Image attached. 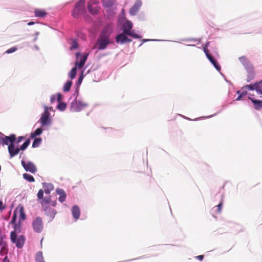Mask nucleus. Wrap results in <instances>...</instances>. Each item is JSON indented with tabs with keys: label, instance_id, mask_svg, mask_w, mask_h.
<instances>
[{
	"label": "nucleus",
	"instance_id": "obj_38",
	"mask_svg": "<svg viewBox=\"0 0 262 262\" xmlns=\"http://www.w3.org/2000/svg\"><path fill=\"white\" fill-rule=\"evenodd\" d=\"M17 214H13V216L11 220V223L14 225V228L16 230L17 226H18L16 223Z\"/></svg>",
	"mask_w": 262,
	"mask_h": 262
},
{
	"label": "nucleus",
	"instance_id": "obj_18",
	"mask_svg": "<svg viewBox=\"0 0 262 262\" xmlns=\"http://www.w3.org/2000/svg\"><path fill=\"white\" fill-rule=\"evenodd\" d=\"M248 99L252 101L255 109L258 110L262 108V100H256L250 96H248Z\"/></svg>",
	"mask_w": 262,
	"mask_h": 262
},
{
	"label": "nucleus",
	"instance_id": "obj_13",
	"mask_svg": "<svg viewBox=\"0 0 262 262\" xmlns=\"http://www.w3.org/2000/svg\"><path fill=\"white\" fill-rule=\"evenodd\" d=\"M4 140L3 142V145H9V144H12L14 143L15 140H16V137L14 134H11L9 136H6L4 135V137H3Z\"/></svg>",
	"mask_w": 262,
	"mask_h": 262
},
{
	"label": "nucleus",
	"instance_id": "obj_55",
	"mask_svg": "<svg viewBox=\"0 0 262 262\" xmlns=\"http://www.w3.org/2000/svg\"><path fill=\"white\" fill-rule=\"evenodd\" d=\"M73 217L75 219V220H77L79 218L80 214H73Z\"/></svg>",
	"mask_w": 262,
	"mask_h": 262
},
{
	"label": "nucleus",
	"instance_id": "obj_6",
	"mask_svg": "<svg viewBox=\"0 0 262 262\" xmlns=\"http://www.w3.org/2000/svg\"><path fill=\"white\" fill-rule=\"evenodd\" d=\"M10 239L13 243L15 244L16 246L18 248H22L25 244V238L24 236L19 235L17 237L15 231L11 232Z\"/></svg>",
	"mask_w": 262,
	"mask_h": 262
},
{
	"label": "nucleus",
	"instance_id": "obj_31",
	"mask_svg": "<svg viewBox=\"0 0 262 262\" xmlns=\"http://www.w3.org/2000/svg\"><path fill=\"white\" fill-rule=\"evenodd\" d=\"M77 72L76 67L73 68L69 73V76L71 79H73L75 77Z\"/></svg>",
	"mask_w": 262,
	"mask_h": 262
},
{
	"label": "nucleus",
	"instance_id": "obj_1",
	"mask_svg": "<svg viewBox=\"0 0 262 262\" xmlns=\"http://www.w3.org/2000/svg\"><path fill=\"white\" fill-rule=\"evenodd\" d=\"M115 29L114 24L112 23H107L101 31L96 43L97 48L99 50H103L107 46L114 43L111 39V36Z\"/></svg>",
	"mask_w": 262,
	"mask_h": 262
},
{
	"label": "nucleus",
	"instance_id": "obj_62",
	"mask_svg": "<svg viewBox=\"0 0 262 262\" xmlns=\"http://www.w3.org/2000/svg\"><path fill=\"white\" fill-rule=\"evenodd\" d=\"M216 114H214V115H211V116H208L207 117H203L204 118H211L215 115H216Z\"/></svg>",
	"mask_w": 262,
	"mask_h": 262
},
{
	"label": "nucleus",
	"instance_id": "obj_17",
	"mask_svg": "<svg viewBox=\"0 0 262 262\" xmlns=\"http://www.w3.org/2000/svg\"><path fill=\"white\" fill-rule=\"evenodd\" d=\"M56 192L57 194L59 195L58 200L60 202L62 203L65 201L67 194L64 190L60 188H57L56 189Z\"/></svg>",
	"mask_w": 262,
	"mask_h": 262
},
{
	"label": "nucleus",
	"instance_id": "obj_41",
	"mask_svg": "<svg viewBox=\"0 0 262 262\" xmlns=\"http://www.w3.org/2000/svg\"><path fill=\"white\" fill-rule=\"evenodd\" d=\"M17 48L16 47H13L10 48L9 49L7 50L5 52V53L10 54V53L15 52L16 51H17Z\"/></svg>",
	"mask_w": 262,
	"mask_h": 262
},
{
	"label": "nucleus",
	"instance_id": "obj_51",
	"mask_svg": "<svg viewBox=\"0 0 262 262\" xmlns=\"http://www.w3.org/2000/svg\"><path fill=\"white\" fill-rule=\"evenodd\" d=\"M3 137H4V135L1 132H0V145L3 144L4 140Z\"/></svg>",
	"mask_w": 262,
	"mask_h": 262
},
{
	"label": "nucleus",
	"instance_id": "obj_29",
	"mask_svg": "<svg viewBox=\"0 0 262 262\" xmlns=\"http://www.w3.org/2000/svg\"><path fill=\"white\" fill-rule=\"evenodd\" d=\"M34 140L32 143V147L36 148L39 146V145L41 144L42 139L41 138H34Z\"/></svg>",
	"mask_w": 262,
	"mask_h": 262
},
{
	"label": "nucleus",
	"instance_id": "obj_15",
	"mask_svg": "<svg viewBox=\"0 0 262 262\" xmlns=\"http://www.w3.org/2000/svg\"><path fill=\"white\" fill-rule=\"evenodd\" d=\"M127 36L128 35L122 31V33H119L116 35L115 38L116 42L118 44H125Z\"/></svg>",
	"mask_w": 262,
	"mask_h": 262
},
{
	"label": "nucleus",
	"instance_id": "obj_45",
	"mask_svg": "<svg viewBox=\"0 0 262 262\" xmlns=\"http://www.w3.org/2000/svg\"><path fill=\"white\" fill-rule=\"evenodd\" d=\"M26 218V214H20L19 219L18 223V225L20 227V220L24 221Z\"/></svg>",
	"mask_w": 262,
	"mask_h": 262
},
{
	"label": "nucleus",
	"instance_id": "obj_9",
	"mask_svg": "<svg viewBox=\"0 0 262 262\" xmlns=\"http://www.w3.org/2000/svg\"><path fill=\"white\" fill-rule=\"evenodd\" d=\"M32 226L34 230L37 232L40 233L43 229V225L41 218L37 217L32 222Z\"/></svg>",
	"mask_w": 262,
	"mask_h": 262
},
{
	"label": "nucleus",
	"instance_id": "obj_47",
	"mask_svg": "<svg viewBox=\"0 0 262 262\" xmlns=\"http://www.w3.org/2000/svg\"><path fill=\"white\" fill-rule=\"evenodd\" d=\"M182 41H192L193 42H196V41H199V40L198 39H195V38H185V39H182Z\"/></svg>",
	"mask_w": 262,
	"mask_h": 262
},
{
	"label": "nucleus",
	"instance_id": "obj_54",
	"mask_svg": "<svg viewBox=\"0 0 262 262\" xmlns=\"http://www.w3.org/2000/svg\"><path fill=\"white\" fill-rule=\"evenodd\" d=\"M24 139H25L24 137H23V136H19L17 138V143H19V142H20Z\"/></svg>",
	"mask_w": 262,
	"mask_h": 262
},
{
	"label": "nucleus",
	"instance_id": "obj_28",
	"mask_svg": "<svg viewBox=\"0 0 262 262\" xmlns=\"http://www.w3.org/2000/svg\"><path fill=\"white\" fill-rule=\"evenodd\" d=\"M23 178L24 179H25L26 180H27L30 182H33L35 181V179L33 178V177L32 176H31V174L27 173H25L23 174Z\"/></svg>",
	"mask_w": 262,
	"mask_h": 262
},
{
	"label": "nucleus",
	"instance_id": "obj_8",
	"mask_svg": "<svg viewBox=\"0 0 262 262\" xmlns=\"http://www.w3.org/2000/svg\"><path fill=\"white\" fill-rule=\"evenodd\" d=\"M21 163L23 167L26 171H29L32 173H34L36 172V167L35 164L32 162L28 161L26 163L24 160H22Z\"/></svg>",
	"mask_w": 262,
	"mask_h": 262
},
{
	"label": "nucleus",
	"instance_id": "obj_39",
	"mask_svg": "<svg viewBox=\"0 0 262 262\" xmlns=\"http://www.w3.org/2000/svg\"><path fill=\"white\" fill-rule=\"evenodd\" d=\"M80 208L77 205H74L72 208V213H80Z\"/></svg>",
	"mask_w": 262,
	"mask_h": 262
},
{
	"label": "nucleus",
	"instance_id": "obj_33",
	"mask_svg": "<svg viewBox=\"0 0 262 262\" xmlns=\"http://www.w3.org/2000/svg\"><path fill=\"white\" fill-rule=\"evenodd\" d=\"M24 208L21 204H19L15 209L13 213H24Z\"/></svg>",
	"mask_w": 262,
	"mask_h": 262
},
{
	"label": "nucleus",
	"instance_id": "obj_14",
	"mask_svg": "<svg viewBox=\"0 0 262 262\" xmlns=\"http://www.w3.org/2000/svg\"><path fill=\"white\" fill-rule=\"evenodd\" d=\"M133 27V24L130 20H126L122 25V31L126 34H130V31Z\"/></svg>",
	"mask_w": 262,
	"mask_h": 262
},
{
	"label": "nucleus",
	"instance_id": "obj_30",
	"mask_svg": "<svg viewBox=\"0 0 262 262\" xmlns=\"http://www.w3.org/2000/svg\"><path fill=\"white\" fill-rule=\"evenodd\" d=\"M66 107L67 104L63 102L58 103V105H57V108L60 111H64L66 109Z\"/></svg>",
	"mask_w": 262,
	"mask_h": 262
},
{
	"label": "nucleus",
	"instance_id": "obj_58",
	"mask_svg": "<svg viewBox=\"0 0 262 262\" xmlns=\"http://www.w3.org/2000/svg\"><path fill=\"white\" fill-rule=\"evenodd\" d=\"M39 34V32H36L35 33V37L34 38V39H33V41H35L37 39V36Z\"/></svg>",
	"mask_w": 262,
	"mask_h": 262
},
{
	"label": "nucleus",
	"instance_id": "obj_61",
	"mask_svg": "<svg viewBox=\"0 0 262 262\" xmlns=\"http://www.w3.org/2000/svg\"><path fill=\"white\" fill-rule=\"evenodd\" d=\"M48 111L50 112V111H54L53 108L51 106L48 107Z\"/></svg>",
	"mask_w": 262,
	"mask_h": 262
},
{
	"label": "nucleus",
	"instance_id": "obj_40",
	"mask_svg": "<svg viewBox=\"0 0 262 262\" xmlns=\"http://www.w3.org/2000/svg\"><path fill=\"white\" fill-rule=\"evenodd\" d=\"M161 40H159V39H143L141 40V42L139 45V47H141V46H142V45L143 43H144L145 42H147V41H161Z\"/></svg>",
	"mask_w": 262,
	"mask_h": 262
},
{
	"label": "nucleus",
	"instance_id": "obj_43",
	"mask_svg": "<svg viewBox=\"0 0 262 262\" xmlns=\"http://www.w3.org/2000/svg\"><path fill=\"white\" fill-rule=\"evenodd\" d=\"M44 201L46 202L47 204H50L52 206H55L56 205V202L55 201L51 202L50 201V199H45Z\"/></svg>",
	"mask_w": 262,
	"mask_h": 262
},
{
	"label": "nucleus",
	"instance_id": "obj_12",
	"mask_svg": "<svg viewBox=\"0 0 262 262\" xmlns=\"http://www.w3.org/2000/svg\"><path fill=\"white\" fill-rule=\"evenodd\" d=\"M8 149L11 158L16 156L20 151L19 148L15 147L14 143L9 144Z\"/></svg>",
	"mask_w": 262,
	"mask_h": 262
},
{
	"label": "nucleus",
	"instance_id": "obj_46",
	"mask_svg": "<svg viewBox=\"0 0 262 262\" xmlns=\"http://www.w3.org/2000/svg\"><path fill=\"white\" fill-rule=\"evenodd\" d=\"M43 196V191L42 189H40L37 193V197L39 199H42Z\"/></svg>",
	"mask_w": 262,
	"mask_h": 262
},
{
	"label": "nucleus",
	"instance_id": "obj_2",
	"mask_svg": "<svg viewBox=\"0 0 262 262\" xmlns=\"http://www.w3.org/2000/svg\"><path fill=\"white\" fill-rule=\"evenodd\" d=\"M43 112L41 114L40 118L38 120L42 127L49 126L52 123V118L50 116V113L48 111V106H43Z\"/></svg>",
	"mask_w": 262,
	"mask_h": 262
},
{
	"label": "nucleus",
	"instance_id": "obj_21",
	"mask_svg": "<svg viewBox=\"0 0 262 262\" xmlns=\"http://www.w3.org/2000/svg\"><path fill=\"white\" fill-rule=\"evenodd\" d=\"M248 73L247 77L246 78V81L248 82L251 81L252 79H254L255 77V73L254 72L253 68H249L248 70H246Z\"/></svg>",
	"mask_w": 262,
	"mask_h": 262
},
{
	"label": "nucleus",
	"instance_id": "obj_20",
	"mask_svg": "<svg viewBox=\"0 0 262 262\" xmlns=\"http://www.w3.org/2000/svg\"><path fill=\"white\" fill-rule=\"evenodd\" d=\"M42 187L46 194L50 193L51 191L54 189V186L51 183H43Z\"/></svg>",
	"mask_w": 262,
	"mask_h": 262
},
{
	"label": "nucleus",
	"instance_id": "obj_26",
	"mask_svg": "<svg viewBox=\"0 0 262 262\" xmlns=\"http://www.w3.org/2000/svg\"><path fill=\"white\" fill-rule=\"evenodd\" d=\"M102 5L104 8H109L114 5V1L113 0H103Z\"/></svg>",
	"mask_w": 262,
	"mask_h": 262
},
{
	"label": "nucleus",
	"instance_id": "obj_64",
	"mask_svg": "<svg viewBox=\"0 0 262 262\" xmlns=\"http://www.w3.org/2000/svg\"><path fill=\"white\" fill-rule=\"evenodd\" d=\"M34 49H35V50H39V47H38L37 45H35V46H34Z\"/></svg>",
	"mask_w": 262,
	"mask_h": 262
},
{
	"label": "nucleus",
	"instance_id": "obj_63",
	"mask_svg": "<svg viewBox=\"0 0 262 262\" xmlns=\"http://www.w3.org/2000/svg\"><path fill=\"white\" fill-rule=\"evenodd\" d=\"M35 24V23L34 21H30L29 23H28V26H31V25H33Z\"/></svg>",
	"mask_w": 262,
	"mask_h": 262
},
{
	"label": "nucleus",
	"instance_id": "obj_10",
	"mask_svg": "<svg viewBox=\"0 0 262 262\" xmlns=\"http://www.w3.org/2000/svg\"><path fill=\"white\" fill-rule=\"evenodd\" d=\"M142 5V2L141 0H136L134 5L130 8L129 14L132 16L136 15L139 12Z\"/></svg>",
	"mask_w": 262,
	"mask_h": 262
},
{
	"label": "nucleus",
	"instance_id": "obj_23",
	"mask_svg": "<svg viewBox=\"0 0 262 262\" xmlns=\"http://www.w3.org/2000/svg\"><path fill=\"white\" fill-rule=\"evenodd\" d=\"M245 88L244 86L241 90L237 91L236 93L238 95L237 98L236 99V101L240 100L242 99V98L247 95V91L244 90Z\"/></svg>",
	"mask_w": 262,
	"mask_h": 262
},
{
	"label": "nucleus",
	"instance_id": "obj_52",
	"mask_svg": "<svg viewBox=\"0 0 262 262\" xmlns=\"http://www.w3.org/2000/svg\"><path fill=\"white\" fill-rule=\"evenodd\" d=\"M0 247H7V244H6V242L2 240L1 243H0Z\"/></svg>",
	"mask_w": 262,
	"mask_h": 262
},
{
	"label": "nucleus",
	"instance_id": "obj_53",
	"mask_svg": "<svg viewBox=\"0 0 262 262\" xmlns=\"http://www.w3.org/2000/svg\"><path fill=\"white\" fill-rule=\"evenodd\" d=\"M5 208V206L4 205V204L3 202L0 200V212L2 211Z\"/></svg>",
	"mask_w": 262,
	"mask_h": 262
},
{
	"label": "nucleus",
	"instance_id": "obj_7",
	"mask_svg": "<svg viewBox=\"0 0 262 262\" xmlns=\"http://www.w3.org/2000/svg\"><path fill=\"white\" fill-rule=\"evenodd\" d=\"M209 42H207L205 46L203 47V50L204 53H205L206 57L210 61V62L213 65L214 68L216 69V70L221 73V67L218 62L213 58L212 55L209 54V51L207 49V47Z\"/></svg>",
	"mask_w": 262,
	"mask_h": 262
},
{
	"label": "nucleus",
	"instance_id": "obj_59",
	"mask_svg": "<svg viewBox=\"0 0 262 262\" xmlns=\"http://www.w3.org/2000/svg\"><path fill=\"white\" fill-rule=\"evenodd\" d=\"M131 41H132V39H130L127 36L126 38L125 43L127 42H130Z\"/></svg>",
	"mask_w": 262,
	"mask_h": 262
},
{
	"label": "nucleus",
	"instance_id": "obj_50",
	"mask_svg": "<svg viewBox=\"0 0 262 262\" xmlns=\"http://www.w3.org/2000/svg\"><path fill=\"white\" fill-rule=\"evenodd\" d=\"M56 99V96L55 95H52L51 97V98H50L51 103H54Z\"/></svg>",
	"mask_w": 262,
	"mask_h": 262
},
{
	"label": "nucleus",
	"instance_id": "obj_60",
	"mask_svg": "<svg viewBox=\"0 0 262 262\" xmlns=\"http://www.w3.org/2000/svg\"><path fill=\"white\" fill-rule=\"evenodd\" d=\"M226 107V105H222V106H221V107H222V108H221V110L220 111H219L216 114H217V113H219L221 112V111H223V110H224Z\"/></svg>",
	"mask_w": 262,
	"mask_h": 262
},
{
	"label": "nucleus",
	"instance_id": "obj_56",
	"mask_svg": "<svg viewBox=\"0 0 262 262\" xmlns=\"http://www.w3.org/2000/svg\"><path fill=\"white\" fill-rule=\"evenodd\" d=\"M3 262H10L7 256L4 257Z\"/></svg>",
	"mask_w": 262,
	"mask_h": 262
},
{
	"label": "nucleus",
	"instance_id": "obj_27",
	"mask_svg": "<svg viewBox=\"0 0 262 262\" xmlns=\"http://www.w3.org/2000/svg\"><path fill=\"white\" fill-rule=\"evenodd\" d=\"M35 260L36 262H45L43 260L42 252L39 251L36 253Z\"/></svg>",
	"mask_w": 262,
	"mask_h": 262
},
{
	"label": "nucleus",
	"instance_id": "obj_24",
	"mask_svg": "<svg viewBox=\"0 0 262 262\" xmlns=\"http://www.w3.org/2000/svg\"><path fill=\"white\" fill-rule=\"evenodd\" d=\"M244 88L247 89L250 91L255 90L257 93V82L249 85H246L244 86Z\"/></svg>",
	"mask_w": 262,
	"mask_h": 262
},
{
	"label": "nucleus",
	"instance_id": "obj_4",
	"mask_svg": "<svg viewBox=\"0 0 262 262\" xmlns=\"http://www.w3.org/2000/svg\"><path fill=\"white\" fill-rule=\"evenodd\" d=\"M84 4L85 0H80L75 4L72 13V15L74 18H78L80 15L85 14Z\"/></svg>",
	"mask_w": 262,
	"mask_h": 262
},
{
	"label": "nucleus",
	"instance_id": "obj_48",
	"mask_svg": "<svg viewBox=\"0 0 262 262\" xmlns=\"http://www.w3.org/2000/svg\"><path fill=\"white\" fill-rule=\"evenodd\" d=\"M56 99L58 103L61 102V100L62 99V95L60 93H58L56 95Z\"/></svg>",
	"mask_w": 262,
	"mask_h": 262
},
{
	"label": "nucleus",
	"instance_id": "obj_22",
	"mask_svg": "<svg viewBox=\"0 0 262 262\" xmlns=\"http://www.w3.org/2000/svg\"><path fill=\"white\" fill-rule=\"evenodd\" d=\"M43 127L41 126L40 127L37 128L34 132L31 133L30 137L31 138L33 139L36 138V137L40 135L43 130L45 129V128H43Z\"/></svg>",
	"mask_w": 262,
	"mask_h": 262
},
{
	"label": "nucleus",
	"instance_id": "obj_42",
	"mask_svg": "<svg viewBox=\"0 0 262 262\" xmlns=\"http://www.w3.org/2000/svg\"><path fill=\"white\" fill-rule=\"evenodd\" d=\"M7 252H8L7 247H1V249L0 251V254L1 255H4L6 254L7 253Z\"/></svg>",
	"mask_w": 262,
	"mask_h": 262
},
{
	"label": "nucleus",
	"instance_id": "obj_57",
	"mask_svg": "<svg viewBox=\"0 0 262 262\" xmlns=\"http://www.w3.org/2000/svg\"><path fill=\"white\" fill-rule=\"evenodd\" d=\"M197 259H198L200 260H203L204 258V256L203 255H199L196 257Z\"/></svg>",
	"mask_w": 262,
	"mask_h": 262
},
{
	"label": "nucleus",
	"instance_id": "obj_32",
	"mask_svg": "<svg viewBox=\"0 0 262 262\" xmlns=\"http://www.w3.org/2000/svg\"><path fill=\"white\" fill-rule=\"evenodd\" d=\"M130 34H127L128 36H131L135 39H138V38H142V36L135 33V30H131L130 31Z\"/></svg>",
	"mask_w": 262,
	"mask_h": 262
},
{
	"label": "nucleus",
	"instance_id": "obj_35",
	"mask_svg": "<svg viewBox=\"0 0 262 262\" xmlns=\"http://www.w3.org/2000/svg\"><path fill=\"white\" fill-rule=\"evenodd\" d=\"M257 83V94L262 95V79L258 82Z\"/></svg>",
	"mask_w": 262,
	"mask_h": 262
},
{
	"label": "nucleus",
	"instance_id": "obj_3",
	"mask_svg": "<svg viewBox=\"0 0 262 262\" xmlns=\"http://www.w3.org/2000/svg\"><path fill=\"white\" fill-rule=\"evenodd\" d=\"M88 103L80 99H73L70 103V110L73 112H79L88 106Z\"/></svg>",
	"mask_w": 262,
	"mask_h": 262
},
{
	"label": "nucleus",
	"instance_id": "obj_16",
	"mask_svg": "<svg viewBox=\"0 0 262 262\" xmlns=\"http://www.w3.org/2000/svg\"><path fill=\"white\" fill-rule=\"evenodd\" d=\"M239 60L246 70H248L249 68L251 69L253 68L250 61L245 56L240 57Z\"/></svg>",
	"mask_w": 262,
	"mask_h": 262
},
{
	"label": "nucleus",
	"instance_id": "obj_19",
	"mask_svg": "<svg viewBox=\"0 0 262 262\" xmlns=\"http://www.w3.org/2000/svg\"><path fill=\"white\" fill-rule=\"evenodd\" d=\"M34 15L35 17L43 18L47 15V13L43 9H36L34 10Z\"/></svg>",
	"mask_w": 262,
	"mask_h": 262
},
{
	"label": "nucleus",
	"instance_id": "obj_44",
	"mask_svg": "<svg viewBox=\"0 0 262 262\" xmlns=\"http://www.w3.org/2000/svg\"><path fill=\"white\" fill-rule=\"evenodd\" d=\"M83 72H82L81 73V75L79 77L77 81V83H76V86H78L79 88V85L81 84L82 81V80H83Z\"/></svg>",
	"mask_w": 262,
	"mask_h": 262
},
{
	"label": "nucleus",
	"instance_id": "obj_11",
	"mask_svg": "<svg viewBox=\"0 0 262 262\" xmlns=\"http://www.w3.org/2000/svg\"><path fill=\"white\" fill-rule=\"evenodd\" d=\"M77 58H78L80 56V59L79 61H76L75 63L76 66L79 68L81 69L85 64V61L87 60L88 58V55H84L82 56L80 53H77L76 54Z\"/></svg>",
	"mask_w": 262,
	"mask_h": 262
},
{
	"label": "nucleus",
	"instance_id": "obj_5",
	"mask_svg": "<svg viewBox=\"0 0 262 262\" xmlns=\"http://www.w3.org/2000/svg\"><path fill=\"white\" fill-rule=\"evenodd\" d=\"M99 4V2L98 0H90L88 2L87 8L90 14L93 15H96L99 14L100 9Z\"/></svg>",
	"mask_w": 262,
	"mask_h": 262
},
{
	"label": "nucleus",
	"instance_id": "obj_36",
	"mask_svg": "<svg viewBox=\"0 0 262 262\" xmlns=\"http://www.w3.org/2000/svg\"><path fill=\"white\" fill-rule=\"evenodd\" d=\"M78 43L75 39H73L71 42V46L70 47V50H75L78 48Z\"/></svg>",
	"mask_w": 262,
	"mask_h": 262
},
{
	"label": "nucleus",
	"instance_id": "obj_34",
	"mask_svg": "<svg viewBox=\"0 0 262 262\" xmlns=\"http://www.w3.org/2000/svg\"><path fill=\"white\" fill-rule=\"evenodd\" d=\"M30 140L28 139H27L24 143L19 148L20 149V150H25L29 146L30 144Z\"/></svg>",
	"mask_w": 262,
	"mask_h": 262
},
{
	"label": "nucleus",
	"instance_id": "obj_25",
	"mask_svg": "<svg viewBox=\"0 0 262 262\" xmlns=\"http://www.w3.org/2000/svg\"><path fill=\"white\" fill-rule=\"evenodd\" d=\"M72 82L71 80L67 81L64 84L63 87V91L64 92H68L71 89Z\"/></svg>",
	"mask_w": 262,
	"mask_h": 262
},
{
	"label": "nucleus",
	"instance_id": "obj_37",
	"mask_svg": "<svg viewBox=\"0 0 262 262\" xmlns=\"http://www.w3.org/2000/svg\"><path fill=\"white\" fill-rule=\"evenodd\" d=\"M78 95H79V88L78 86H76L75 91L72 94V96H73V97H74V99H78Z\"/></svg>",
	"mask_w": 262,
	"mask_h": 262
},
{
	"label": "nucleus",
	"instance_id": "obj_49",
	"mask_svg": "<svg viewBox=\"0 0 262 262\" xmlns=\"http://www.w3.org/2000/svg\"><path fill=\"white\" fill-rule=\"evenodd\" d=\"M216 210L217 212H221L222 211V208L223 207V204L222 203H220L218 205H217Z\"/></svg>",
	"mask_w": 262,
	"mask_h": 262
}]
</instances>
